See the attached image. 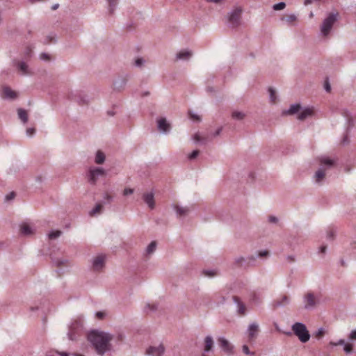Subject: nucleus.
<instances>
[{
	"label": "nucleus",
	"instance_id": "nucleus-63",
	"mask_svg": "<svg viewBox=\"0 0 356 356\" xmlns=\"http://www.w3.org/2000/svg\"><path fill=\"white\" fill-rule=\"evenodd\" d=\"M222 130V127H219L216 131L215 133L213 134V136L216 137L218 135H220V134L221 133Z\"/></svg>",
	"mask_w": 356,
	"mask_h": 356
},
{
	"label": "nucleus",
	"instance_id": "nucleus-53",
	"mask_svg": "<svg viewBox=\"0 0 356 356\" xmlns=\"http://www.w3.org/2000/svg\"><path fill=\"white\" fill-rule=\"evenodd\" d=\"M26 135L28 136H33L35 133V129L34 128H28L26 131Z\"/></svg>",
	"mask_w": 356,
	"mask_h": 356
},
{
	"label": "nucleus",
	"instance_id": "nucleus-5",
	"mask_svg": "<svg viewBox=\"0 0 356 356\" xmlns=\"http://www.w3.org/2000/svg\"><path fill=\"white\" fill-rule=\"evenodd\" d=\"M242 12V8L237 7L227 14V22L229 27L236 28L241 24Z\"/></svg>",
	"mask_w": 356,
	"mask_h": 356
},
{
	"label": "nucleus",
	"instance_id": "nucleus-49",
	"mask_svg": "<svg viewBox=\"0 0 356 356\" xmlns=\"http://www.w3.org/2000/svg\"><path fill=\"white\" fill-rule=\"evenodd\" d=\"M200 154L199 150L196 149L193 151L188 156V159L193 160L195 159Z\"/></svg>",
	"mask_w": 356,
	"mask_h": 356
},
{
	"label": "nucleus",
	"instance_id": "nucleus-56",
	"mask_svg": "<svg viewBox=\"0 0 356 356\" xmlns=\"http://www.w3.org/2000/svg\"><path fill=\"white\" fill-rule=\"evenodd\" d=\"M350 340H356V330H352L348 337Z\"/></svg>",
	"mask_w": 356,
	"mask_h": 356
},
{
	"label": "nucleus",
	"instance_id": "nucleus-64",
	"mask_svg": "<svg viewBox=\"0 0 356 356\" xmlns=\"http://www.w3.org/2000/svg\"><path fill=\"white\" fill-rule=\"evenodd\" d=\"M326 250H327V246L326 245H323L320 248V252L323 253V254H325V252H326Z\"/></svg>",
	"mask_w": 356,
	"mask_h": 356
},
{
	"label": "nucleus",
	"instance_id": "nucleus-18",
	"mask_svg": "<svg viewBox=\"0 0 356 356\" xmlns=\"http://www.w3.org/2000/svg\"><path fill=\"white\" fill-rule=\"evenodd\" d=\"M143 200L150 209L155 207L154 195L153 192L145 193L143 195Z\"/></svg>",
	"mask_w": 356,
	"mask_h": 356
},
{
	"label": "nucleus",
	"instance_id": "nucleus-15",
	"mask_svg": "<svg viewBox=\"0 0 356 356\" xmlns=\"http://www.w3.org/2000/svg\"><path fill=\"white\" fill-rule=\"evenodd\" d=\"M14 65L22 75H29L31 72L28 65L24 61L14 60Z\"/></svg>",
	"mask_w": 356,
	"mask_h": 356
},
{
	"label": "nucleus",
	"instance_id": "nucleus-21",
	"mask_svg": "<svg viewBox=\"0 0 356 356\" xmlns=\"http://www.w3.org/2000/svg\"><path fill=\"white\" fill-rule=\"evenodd\" d=\"M20 233L24 236H30L33 234L34 230L27 223H22L20 225Z\"/></svg>",
	"mask_w": 356,
	"mask_h": 356
},
{
	"label": "nucleus",
	"instance_id": "nucleus-17",
	"mask_svg": "<svg viewBox=\"0 0 356 356\" xmlns=\"http://www.w3.org/2000/svg\"><path fill=\"white\" fill-rule=\"evenodd\" d=\"M342 115L346 118V125H347V127H346V132H350L351 129L355 125L354 120H353V118L352 116V114L348 110H343V112H342Z\"/></svg>",
	"mask_w": 356,
	"mask_h": 356
},
{
	"label": "nucleus",
	"instance_id": "nucleus-22",
	"mask_svg": "<svg viewBox=\"0 0 356 356\" xmlns=\"http://www.w3.org/2000/svg\"><path fill=\"white\" fill-rule=\"evenodd\" d=\"M193 53L191 51L189 50H181L176 55V58L177 60H188L191 58L192 56Z\"/></svg>",
	"mask_w": 356,
	"mask_h": 356
},
{
	"label": "nucleus",
	"instance_id": "nucleus-58",
	"mask_svg": "<svg viewBox=\"0 0 356 356\" xmlns=\"http://www.w3.org/2000/svg\"><path fill=\"white\" fill-rule=\"evenodd\" d=\"M15 197V193L11 192L6 196V201L11 200L14 199Z\"/></svg>",
	"mask_w": 356,
	"mask_h": 356
},
{
	"label": "nucleus",
	"instance_id": "nucleus-47",
	"mask_svg": "<svg viewBox=\"0 0 356 356\" xmlns=\"http://www.w3.org/2000/svg\"><path fill=\"white\" fill-rule=\"evenodd\" d=\"M145 60L143 58H138L135 60V65L138 67H141L145 64Z\"/></svg>",
	"mask_w": 356,
	"mask_h": 356
},
{
	"label": "nucleus",
	"instance_id": "nucleus-28",
	"mask_svg": "<svg viewBox=\"0 0 356 356\" xmlns=\"http://www.w3.org/2000/svg\"><path fill=\"white\" fill-rule=\"evenodd\" d=\"M119 0H106L108 3V10L110 15H113L117 5L118 3Z\"/></svg>",
	"mask_w": 356,
	"mask_h": 356
},
{
	"label": "nucleus",
	"instance_id": "nucleus-30",
	"mask_svg": "<svg viewBox=\"0 0 356 356\" xmlns=\"http://www.w3.org/2000/svg\"><path fill=\"white\" fill-rule=\"evenodd\" d=\"M281 20L285 22L289 26H291L297 20V17L295 14H291L287 17H282Z\"/></svg>",
	"mask_w": 356,
	"mask_h": 356
},
{
	"label": "nucleus",
	"instance_id": "nucleus-36",
	"mask_svg": "<svg viewBox=\"0 0 356 356\" xmlns=\"http://www.w3.org/2000/svg\"><path fill=\"white\" fill-rule=\"evenodd\" d=\"M268 92H269L270 101L272 103H275L276 102V99H277L275 90L273 88H269Z\"/></svg>",
	"mask_w": 356,
	"mask_h": 356
},
{
	"label": "nucleus",
	"instance_id": "nucleus-44",
	"mask_svg": "<svg viewBox=\"0 0 356 356\" xmlns=\"http://www.w3.org/2000/svg\"><path fill=\"white\" fill-rule=\"evenodd\" d=\"M103 197L104 200L102 202L103 204H110L113 201V197L108 193H105Z\"/></svg>",
	"mask_w": 356,
	"mask_h": 356
},
{
	"label": "nucleus",
	"instance_id": "nucleus-19",
	"mask_svg": "<svg viewBox=\"0 0 356 356\" xmlns=\"http://www.w3.org/2000/svg\"><path fill=\"white\" fill-rule=\"evenodd\" d=\"M270 255L269 251L266 250H263L259 251L256 255H250L248 257V259L249 260V263L252 262L251 265H254L257 257L261 258H267Z\"/></svg>",
	"mask_w": 356,
	"mask_h": 356
},
{
	"label": "nucleus",
	"instance_id": "nucleus-7",
	"mask_svg": "<svg viewBox=\"0 0 356 356\" xmlns=\"http://www.w3.org/2000/svg\"><path fill=\"white\" fill-rule=\"evenodd\" d=\"M83 323L81 320H76L69 326L67 332L68 339L71 341L76 340V335L82 328Z\"/></svg>",
	"mask_w": 356,
	"mask_h": 356
},
{
	"label": "nucleus",
	"instance_id": "nucleus-35",
	"mask_svg": "<svg viewBox=\"0 0 356 356\" xmlns=\"http://www.w3.org/2000/svg\"><path fill=\"white\" fill-rule=\"evenodd\" d=\"M232 116L235 120H241L245 118V115L244 113L241 111H234Z\"/></svg>",
	"mask_w": 356,
	"mask_h": 356
},
{
	"label": "nucleus",
	"instance_id": "nucleus-4",
	"mask_svg": "<svg viewBox=\"0 0 356 356\" xmlns=\"http://www.w3.org/2000/svg\"><path fill=\"white\" fill-rule=\"evenodd\" d=\"M291 329L302 343H306L309 340L310 334L304 323L296 322L292 325Z\"/></svg>",
	"mask_w": 356,
	"mask_h": 356
},
{
	"label": "nucleus",
	"instance_id": "nucleus-25",
	"mask_svg": "<svg viewBox=\"0 0 356 356\" xmlns=\"http://www.w3.org/2000/svg\"><path fill=\"white\" fill-rule=\"evenodd\" d=\"M204 351L208 353L212 350L213 346V340L211 336H207L204 339Z\"/></svg>",
	"mask_w": 356,
	"mask_h": 356
},
{
	"label": "nucleus",
	"instance_id": "nucleus-31",
	"mask_svg": "<svg viewBox=\"0 0 356 356\" xmlns=\"http://www.w3.org/2000/svg\"><path fill=\"white\" fill-rule=\"evenodd\" d=\"M175 209L177 215H179L180 216H184L187 215L188 213V212L190 211V209L187 207H179V206H176L175 207Z\"/></svg>",
	"mask_w": 356,
	"mask_h": 356
},
{
	"label": "nucleus",
	"instance_id": "nucleus-9",
	"mask_svg": "<svg viewBox=\"0 0 356 356\" xmlns=\"http://www.w3.org/2000/svg\"><path fill=\"white\" fill-rule=\"evenodd\" d=\"M106 256L104 254H98L92 259V269L94 271H100L105 265Z\"/></svg>",
	"mask_w": 356,
	"mask_h": 356
},
{
	"label": "nucleus",
	"instance_id": "nucleus-33",
	"mask_svg": "<svg viewBox=\"0 0 356 356\" xmlns=\"http://www.w3.org/2000/svg\"><path fill=\"white\" fill-rule=\"evenodd\" d=\"M290 302V298L286 296H284L280 300H277L276 302H275V306L276 307H283V306H285V305H289Z\"/></svg>",
	"mask_w": 356,
	"mask_h": 356
},
{
	"label": "nucleus",
	"instance_id": "nucleus-41",
	"mask_svg": "<svg viewBox=\"0 0 356 356\" xmlns=\"http://www.w3.org/2000/svg\"><path fill=\"white\" fill-rule=\"evenodd\" d=\"M62 232L60 230L56 231H51L49 234L48 236L50 239H55L58 237H59L61 235Z\"/></svg>",
	"mask_w": 356,
	"mask_h": 356
},
{
	"label": "nucleus",
	"instance_id": "nucleus-62",
	"mask_svg": "<svg viewBox=\"0 0 356 356\" xmlns=\"http://www.w3.org/2000/svg\"><path fill=\"white\" fill-rule=\"evenodd\" d=\"M149 309L150 310L152 311H154L156 309V307L154 305H150V304H147L145 307V309Z\"/></svg>",
	"mask_w": 356,
	"mask_h": 356
},
{
	"label": "nucleus",
	"instance_id": "nucleus-61",
	"mask_svg": "<svg viewBox=\"0 0 356 356\" xmlns=\"http://www.w3.org/2000/svg\"><path fill=\"white\" fill-rule=\"evenodd\" d=\"M286 260L290 262V263H292V262H294L295 261V257L293 255H288L286 257Z\"/></svg>",
	"mask_w": 356,
	"mask_h": 356
},
{
	"label": "nucleus",
	"instance_id": "nucleus-11",
	"mask_svg": "<svg viewBox=\"0 0 356 356\" xmlns=\"http://www.w3.org/2000/svg\"><path fill=\"white\" fill-rule=\"evenodd\" d=\"M165 352V348L163 344L158 346H149L146 350V355L148 356H163Z\"/></svg>",
	"mask_w": 356,
	"mask_h": 356
},
{
	"label": "nucleus",
	"instance_id": "nucleus-59",
	"mask_svg": "<svg viewBox=\"0 0 356 356\" xmlns=\"http://www.w3.org/2000/svg\"><path fill=\"white\" fill-rule=\"evenodd\" d=\"M133 193H134V189H132V188H125L123 191L124 195H129L132 194Z\"/></svg>",
	"mask_w": 356,
	"mask_h": 356
},
{
	"label": "nucleus",
	"instance_id": "nucleus-34",
	"mask_svg": "<svg viewBox=\"0 0 356 356\" xmlns=\"http://www.w3.org/2000/svg\"><path fill=\"white\" fill-rule=\"evenodd\" d=\"M156 248V243L155 241H152L146 248V253L150 254L153 253Z\"/></svg>",
	"mask_w": 356,
	"mask_h": 356
},
{
	"label": "nucleus",
	"instance_id": "nucleus-45",
	"mask_svg": "<svg viewBox=\"0 0 356 356\" xmlns=\"http://www.w3.org/2000/svg\"><path fill=\"white\" fill-rule=\"evenodd\" d=\"M348 132H346V134L343 135L341 140V144L343 145H347L350 143V140L348 137Z\"/></svg>",
	"mask_w": 356,
	"mask_h": 356
},
{
	"label": "nucleus",
	"instance_id": "nucleus-57",
	"mask_svg": "<svg viewBox=\"0 0 356 356\" xmlns=\"http://www.w3.org/2000/svg\"><path fill=\"white\" fill-rule=\"evenodd\" d=\"M189 115H190V118L192 120H196V121H198V122H200L201 120L200 116L196 115V114H194V113H192L191 112H190Z\"/></svg>",
	"mask_w": 356,
	"mask_h": 356
},
{
	"label": "nucleus",
	"instance_id": "nucleus-60",
	"mask_svg": "<svg viewBox=\"0 0 356 356\" xmlns=\"http://www.w3.org/2000/svg\"><path fill=\"white\" fill-rule=\"evenodd\" d=\"M95 316H97V318L102 319L105 316V313L102 312H96Z\"/></svg>",
	"mask_w": 356,
	"mask_h": 356
},
{
	"label": "nucleus",
	"instance_id": "nucleus-40",
	"mask_svg": "<svg viewBox=\"0 0 356 356\" xmlns=\"http://www.w3.org/2000/svg\"><path fill=\"white\" fill-rule=\"evenodd\" d=\"M250 301L252 302H253L254 304L255 305H259L261 303V300L260 299V298L257 296V293H253L252 295H251V297H250Z\"/></svg>",
	"mask_w": 356,
	"mask_h": 356
},
{
	"label": "nucleus",
	"instance_id": "nucleus-16",
	"mask_svg": "<svg viewBox=\"0 0 356 356\" xmlns=\"http://www.w3.org/2000/svg\"><path fill=\"white\" fill-rule=\"evenodd\" d=\"M2 97L6 99L14 100L17 97V93L8 86L2 89Z\"/></svg>",
	"mask_w": 356,
	"mask_h": 356
},
{
	"label": "nucleus",
	"instance_id": "nucleus-29",
	"mask_svg": "<svg viewBox=\"0 0 356 356\" xmlns=\"http://www.w3.org/2000/svg\"><path fill=\"white\" fill-rule=\"evenodd\" d=\"M17 114L19 118L21 120V121L25 124L28 122V113L26 110L23 108H18L17 109Z\"/></svg>",
	"mask_w": 356,
	"mask_h": 356
},
{
	"label": "nucleus",
	"instance_id": "nucleus-38",
	"mask_svg": "<svg viewBox=\"0 0 356 356\" xmlns=\"http://www.w3.org/2000/svg\"><path fill=\"white\" fill-rule=\"evenodd\" d=\"M247 260L249 261L248 259V257L245 259V258H244L243 257H237V258L235 259V263L238 266H243V263L245 262ZM248 262H250V261H248ZM251 264H252V262L248 263V265H251Z\"/></svg>",
	"mask_w": 356,
	"mask_h": 356
},
{
	"label": "nucleus",
	"instance_id": "nucleus-2",
	"mask_svg": "<svg viewBox=\"0 0 356 356\" xmlns=\"http://www.w3.org/2000/svg\"><path fill=\"white\" fill-rule=\"evenodd\" d=\"M320 163V168L315 172L314 179L316 183H321L325 176V172L327 170L333 168L336 163L337 160L331 159L326 156H321L318 158Z\"/></svg>",
	"mask_w": 356,
	"mask_h": 356
},
{
	"label": "nucleus",
	"instance_id": "nucleus-52",
	"mask_svg": "<svg viewBox=\"0 0 356 356\" xmlns=\"http://www.w3.org/2000/svg\"><path fill=\"white\" fill-rule=\"evenodd\" d=\"M243 352L245 355H254V352L250 351L249 348H248V346L247 345H243Z\"/></svg>",
	"mask_w": 356,
	"mask_h": 356
},
{
	"label": "nucleus",
	"instance_id": "nucleus-12",
	"mask_svg": "<svg viewBox=\"0 0 356 356\" xmlns=\"http://www.w3.org/2000/svg\"><path fill=\"white\" fill-rule=\"evenodd\" d=\"M157 128L161 133L167 134L170 132L171 126L165 118H161L157 120Z\"/></svg>",
	"mask_w": 356,
	"mask_h": 356
},
{
	"label": "nucleus",
	"instance_id": "nucleus-23",
	"mask_svg": "<svg viewBox=\"0 0 356 356\" xmlns=\"http://www.w3.org/2000/svg\"><path fill=\"white\" fill-rule=\"evenodd\" d=\"M127 79L124 77H120L113 82L115 90H120L124 88L127 84Z\"/></svg>",
	"mask_w": 356,
	"mask_h": 356
},
{
	"label": "nucleus",
	"instance_id": "nucleus-3",
	"mask_svg": "<svg viewBox=\"0 0 356 356\" xmlns=\"http://www.w3.org/2000/svg\"><path fill=\"white\" fill-rule=\"evenodd\" d=\"M339 19V13H330L323 21L321 26V33L324 37L327 36L332 29L333 25Z\"/></svg>",
	"mask_w": 356,
	"mask_h": 356
},
{
	"label": "nucleus",
	"instance_id": "nucleus-32",
	"mask_svg": "<svg viewBox=\"0 0 356 356\" xmlns=\"http://www.w3.org/2000/svg\"><path fill=\"white\" fill-rule=\"evenodd\" d=\"M105 154L100 150H98L96 153L95 162L97 164H102L105 161Z\"/></svg>",
	"mask_w": 356,
	"mask_h": 356
},
{
	"label": "nucleus",
	"instance_id": "nucleus-6",
	"mask_svg": "<svg viewBox=\"0 0 356 356\" xmlns=\"http://www.w3.org/2000/svg\"><path fill=\"white\" fill-rule=\"evenodd\" d=\"M302 302L304 304V309L306 310L314 309L319 303V300L312 291H308L304 294L302 297Z\"/></svg>",
	"mask_w": 356,
	"mask_h": 356
},
{
	"label": "nucleus",
	"instance_id": "nucleus-43",
	"mask_svg": "<svg viewBox=\"0 0 356 356\" xmlns=\"http://www.w3.org/2000/svg\"><path fill=\"white\" fill-rule=\"evenodd\" d=\"M286 7V3L284 2H280L273 5V8L275 10H283Z\"/></svg>",
	"mask_w": 356,
	"mask_h": 356
},
{
	"label": "nucleus",
	"instance_id": "nucleus-24",
	"mask_svg": "<svg viewBox=\"0 0 356 356\" xmlns=\"http://www.w3.org/2000/svg\"><path fill=\"white\" fill-rule=\"evenodd\" d=\"M313 113L312 109L309 108H305L303 110H302L300 113L298 115V119L299 120H304L307 118L311 116Z\"/></svg>",
	"mask_w": 356,
	"mask_h": 356
},
{
	"label": "nucleus",
	"instance_id": "nucleus-13",
	"mask_svg": "<svg viewBox=\"0 0 356 356\" xmlns=\"http://www.w3.org/2000/svg\"><path fill=\"white\" fill-rule=\"evenodd\" d=\"M259 332V324L256 322L251 323L247 329V334L249 340L254 339Z\"/></svg>",
	"mask_w": 356,
	"mask_h": 356
},
{
	"label": "nucleus",
	"instance_id": "nucleus-20",
	"mask_svg": "<svg viewBox=\"0 0 356 356\" xmlns=\"http://www.w3.org/2000/svg\"><path fill=\"white\" fill-rule=\"evenodd\" d=\"M234 302L237 306V312L239 315H245V306L241 301L240 298L237 296H233L232 298Z\"/></svg>",
	"mask_w": 356,
	"mask_h": 356
},
{
	"label": "nucleus",
	"instance_id": "nucleus-1",
	"mask_svg": "<svg viewBox=\"0 0 356 356\" xmlns=\"http://www.w3.org/2000/svg\"><path fill=\"white\" fill-rule=\"evenodd\" d=\"M88 339L100 356L111 349L110 341L112 340V335L108 333L93 330L88 334Z\"/></svg>",
	"mask_w": 356,
	"mask_h": 356
},
{
	"label": "nucleus",
	"instance_id": "nucleus-50",
	"mask_svg": "<svg viewBox=\"0 0 356 356\" xmlns=\"http://www.w3.org/2000/svg\"><path fill=\"white\" fill-rule=\"evenodd\" d=\"M204 274L208 277H212L216 275V271L213 270H204Z\"/></svg>",
	"mask_w": 356,
	"mask_h": 356
},
{
	"label": "nucleus",
	"instance_id": "nucleus-46",
	"mask_svg": "<svg viewBox=\"0 0 356 356\" xmlns=\"http://www.w3.org/2000/svg\"><path fill=\"white\" fill-rule=\"evenodd\" d=\"M336 231L334 229H330L327 231V239L333 240L335 236Z\"/></svg>",
	"mask_w": 356,
	"mask_h": 356
},
{
	"label": "nucleus",
	"instance_id": "nucleus-10",
	"mask_svg": "<svg viewBox=\"0 0 356 356\" xmlns=\"http://www.w3.org/2000/svg\"><path fill=\"white\" fill-rule=\"evenodd\" d=\"M68 98L76 102L79 104H85L88 102V97L81 91L71 92L68 95Z\"/></svg>",
	"mask_w": 356,
	"mask_h": 356
},
{
	"label": "nucleus",
	"instance_id": "nucleus-55",
	"mask_svg": "<svg viewBox=\"0 0 356 356\" xmlns=\"http://www.w3.org/2000/svg\"><path fill=\"white\" fill-rule=\"evenodd\" d=\"M268 222L271 223H277L278 222V218L275 216H269Z\"/></svg>",
	"mask_w": 356,
	"mask_h": 356
},
{
	"label": "nucleus",
	"instance_id": "nucleus-26",
	"mask_svg": "<svg viewBox=\"0 0 356 356\" xmlns=\"http://www.w3.org/2000/svg\"><path fill=\"white\" fill-rule=\"evenodd\" d=\"M301 110V106L300 104H294L291 105L290 108L284 112V114L293 115L298 113Z\"/></svg>",
	"mask_w": 356,
	"mask_h": 356
},
{
	"label": "nucleus",
	"instance_id": "nucleus-39",
	"mask_svg": "<svg viewBox=\"0 0 356 356\" xmlns=\"http://www.w3.org/2000/svg\"><path fill=\"white\" fill-rule=\"evenodd\" d=\"M193 140L195 143H201L202 144H206L207 143V140L204 138H202L198 134H195L194 135Z\"/></svg>",
	"mask_w": 356,
	"mask_h": 356
},
{
	"label": "nucleus",
	"instance_id": "nucleus-27",
	"mask_svg": "<svg viewBox=\"0 0 356 356\" xmlns=\"http://www.w3.org/2000/svg\"><path fill=\"white\" fill-rule=\"evenodd\" d=\"M104 207L103 203H97L95 207L89 212L90 216H93L97 214H100L103 211Z\"/></svg>",
	"mask_w": 356,
	"mask_h": 356
},
{
	"label": "nucleus",
	"instance_id": "nucleus-8",
	"mask_svg": "<svg viewBox=\"0 0 356 356\" xmlns=\"http://www.w3.org/2000/svg\"><path fill=\"white\" fill-rule=\"evenodd\" d=\"M106 175V171L102 168H92L88 171V181L95 185L99 177Z\"/></svg>",
	"mask_w": 356,
	"mask_h": 356
},
{
	"label": "nucleus",
	"instance_id": "nucleus-37",
	"mask_svg": "<svg viewBox=\"0 0 356 356\" xmlns=\"http://www.w3.org/2000/svg\"><path fill=\"white\" fill-rule=\"evenodd\" d=\"M53 262L54 264L56 266H65L68 260L67 259H53Z\"/></svg>",
	"mask_w": 356,
	"mask_h": 356
},
{
	"label": "nucleus",
	"instance_id": "nucleus-42",
	"mask_svg": "<svg viewBox=\"0 0 356 356\" xmlns=\"http://www.w3.org/2000/svg\"><path fill=\"white\" fill-rule=\"evenodd\" d=\"M325 334V330L323 327H320L318 329V330L315 332L314 335L316 337L320 339L322 337L324 336V334Z\"/></svg>",
	"mask_w": 356,
	"mask_h": 356
},
{
	"label": "nucleus",
	"instance_id": "nucleus-14",
	"mask_svg": "<svg viewBox=\"0 0 356 356\" xmlns=\"http://www.w3.org/2000/svg\"><path fill=\"white\" fill-rule=\"evenodd\" d=\"M218 344L224 352L227 354H232L233 352V346L225 338L221 337L218 339Z\"/></svg>",
	"mask_w": 356,
	"mask_h": 356
},
{
	"label": "nucleus",
	"instance_id": "nucleus-51",
	"mask_svg": "<svg viewBox=\"0 0 356 356\" xmlns=\"http://www.w3.org/2000/svg\"><path fill=\"white\" fill-rule=\"evenodd\" d=\"M343 350L346 353H350L353 350V346L350 343H345L343 345Z\"/></svg>",
	"mask_w": 356,
	"mask_h": 356
},
{
	"label": "nucleus",
	"instance_id": "nucleus-54",
	"mask_svg": "<svg viewBox=\"0 0 356 356\" xmlns=\"http://www.w3.org/2000/svg\"><path fill=\"white\" fill-rule=\"evenodd\" d=\"M324 88L326 90V92H328L331 90V86L329 83L328 78H327L326 80L325 81Z\"/></svg>",
	"mask_w": 356,
	"mask_h": 356
},
{
	"label": "nucleus",
	"instance_id": "nucleus-48",
	"mask_svg": "<svg viewBox=\"0 0 356 356\" xmlns=\"http://www.w3.org/2000/svg\"><path fill=\"white\" fill-rule=\"evenodd\" d=\"M40 58L42 60H44V61H50L51 60V56L50 55H49L47 53H42L40 55Z\"/></svg>",
	"mask_w": 356,
	"mask_h": 356
}]
</instances>
